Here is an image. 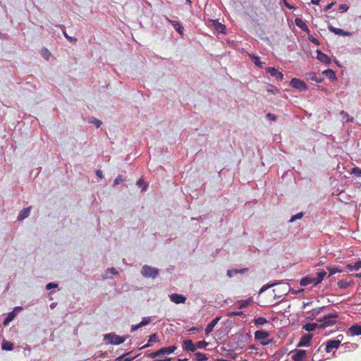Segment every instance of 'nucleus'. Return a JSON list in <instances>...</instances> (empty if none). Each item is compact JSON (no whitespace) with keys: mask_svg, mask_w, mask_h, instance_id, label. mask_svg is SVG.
<instances>
[{"mask_svg":"<svg viewBox=\"0 0 361 361\" xmlns=\"http://www.w3.org/2000/svg\"><path fill=\"white\" fill-rule=\"evenodd\" d=\"M338 317V314L337 312L329 314L324 315L323 317H319L317 319V321L319 322H323L319 328H326L327 326H331L334 325L336 323V319Z\"/></svg>","mask_w":361,"mask_h":361,"instance_id":"obj_1","label":"nucleus"},{"mask_svg":"<svg viewBox=\"0 0 361 361\" xmlns=\"http://www.w3.org/2000/svg\"><path fill=\"white\" fill-rule=\"evenodd\" d=\"M141 273L145 278L155 279L159 274V269L149 265H144Z\"/></svg>","mask_w":361,"mask_h":361,"instance_id":"obj_2","label":"nucleus"},{"mask_svg":"<svg viewBox=\"0 0 361 361\" xmlns=\"http://www.w3.org/2000/svg\"><path fill=\"white\" fill-rule=\"evenodd\" d=\"M104 341L114 345H119L125 341V338L116 335L114 333L106 334L104 335Z\"/></svg>","mask_w":361,"mask_h":361,"instance_id":"obj_3","label":"nucleus"},{"mask_svg":"<svg viewBox=\"0 0 361 361\" xmlns=\"http://www.w3.org/2000/svg\"><path fill=\"white\" fill-rule=\"evenodd\" d=\"M290 85L295 89L298 90L300 92L305 91L307 90V86L305 82L298 78H292L290 82Z\"/></svg>","mask_w":361,"mask_h":361,"instance_id":"obj_4","label":"nucleus"},{"mask_svg":"<svg viewBox=\"0 0 361 361\" xmlns=\"http://www.w3.org/2000/svg\"><path fill=\"white\" fill-rule=\"evenodd\" d=\"M292 353L291 357L294 361H304L307 357V351L305 350H295Z\"/></svg>","mask_w":361,"mask_h":361,"instance_id":"obj_5","label":"nucleus"},{"mask_svg":"<svg viewBox=\"0 0 361 361\" xmlns=\"http://www.w3.org/2000/svg\"><path fill=\"white\" fill-rule=\"evenodd\" d=\"M267 72L271 76L275 77L277 81H282L283 79V75L281 72L279 71L274 67L267 68Z\"/></svg>","mask_w":361,"mask_h":361,"instance_id":"obj_6","label":"nucleus"},{"mask_svg":"<svg viewBox=\"0 0 361 361\" xmlns=\"http://www.w3.org/2000/svg\"><path fill=\"white\" fill-rule=\"evenodd\" d=\"M341 344L339 340H329L326 343V352L330 353L334 349H337Z\"/></svg>","mask_w":361,"mask_h":361,"instance_id":"obj_7","label":"nucleus"},{"mask_svg":"<svg viewBox=\"0 0 361 361\" xmlns=\"http://www.w3.org/2000/svg\"><path fill=\"white\" fill-rule=\"evenodd\" d=\"M315 281H317L315 277H311L307 276L301 279L300 281V285L301 286H307L310 284H312L314 286H316L319 283H316Z\"/></svg>","mask_w":361,"mask_h":361,"instance_id":"obj_8","label":"nucleus"},{"mask_svg":"<svg viewBox=\"0 0 361 361\" xmlns=\"http://www.w3.org/2000/svg\"><path fill=\"white\" fill-rule=\"evenodd\" d=\"M328 29L331 32H333L337 35H340V36H350L351 35V32L345 31L341 28L335 27L331 25H329L328 26Z\"/></svg>","mask_w":361,"mask_h":361,"instance_id":"obj_9","label":"nucleus"},{"mask_svg":"<svg viewBox=\"0 0 361 361\" xmlns=\"http://www.w3.org/2000/svg\"><path fill=\"white\" fill-rule=\"evenodd\" d=\"M171 301L176 304L185 303L186 298L183 295L173 293L169 295Z\"/></svg>","mask_w":361,"mask_h":361,"instance_id":"obj_10","label":"nucleus"},{"mask_svg":"<svg viewBox=\"0 0 361 361\" xmlns=\"http://www.w3.org/2000/svg\"><path fill=\"white\" fill-rule=\"evenodd\" d=\"M312 336L311 334H305L301 338L298 344V347L309 346L312 340Z\"/></svg>","mask_w":361,"mask_h":361,"instance_id":"obj_11","label":"nucleus"},{"mask_svg":"<svg viewBox=\"0 0 361 361\" xmlns=\"http://www.w3.org/2000/svg\"><path fill=\"white\" fill-rule=\"evenodd\" d=\"M317 59L325 64L331 63V59L320 50H317Z\"/></svg>","mask_w":361,"mask_h":361,"instance_id":"obj_12","label":"nucleus"},{"mask_svg":"<svg viewBox=\"0 0 361 361\" xmlns=\"http://www.w3.org/2000/svg\"><path fill=\"white\" fill-rule=\"evenodd\" d=\"M183 347L185 350L195 352L197 349L192 340H185L183 341Z\"/></svg>","mask_w":361,"mask_h":361,"instance_id":"obj_13","label":"nucleus"},{"mask_svg":"<svg viewBox=\"0 0 361 361\" xmlns=\"http://www.w3.org/2000/svg\"><path fill=\"white\" fill-rule=\"evenodd\" d=\"M176 348H177V347L176 345H172V346H169V347H164L159 350L160 355L162 356L164 355H169V354L173 353L176 350Z\"/></svg>","mask_w":361,"mask_h":361,"instance_id":"obj_14","label":"nucleus"},{"mask_svg":"<svg viewBox=\"0 0 361 361\" xmlns=\"http://www.w3.org/2000/svg\"><path fill=\"white\" fill-rule=\"evenodd\" d=\"M220 319V317H216L213 320H212L207 325L205 329V334L208 335L210 334L213 329L214 327L216 326V324L218 323L219 320Z\"/></svg>","mask_w":361,"mask_h":361,"instance_id":"obj_15","label":"nucleus"},{"mask_svg":"<svg viewBox=\"0 0 361 361\" xmlns=\"http://www.w3.org/2000/svg\"><path fill=\"white\" fill-rule=\"evenodd\" d=\"M283 283V281H276L273 283H268L265 285H264L259 290V295L262 294V293H264V291H266L267 290H268L269 288H272L276 285H279V284H281Z\"/></svg>","mask_w":361,"mask_h":361,"instance_id":"obj_16","label":"nucleus"},{"mask_svg":"<svg viewBox=\"0 0 361 361\" xmlns=\"http://www.w3.org/2000/svg\"><path fill=\"white\" fill-rule=\"evenodd\" d=\"M30 210H31L30 207H27V208H24L23 209H22L18 214V216L17 218L18 220L21 221V220H23L25 218L28 217L30 214Z\"/></svg>","mask_w":361,"mask_h":361,"instance_id":"obj_17","label":"nucleus"},{"mask_svg":"<svg viewBox=\"0 0 361 361\" xmlns=\"http://www.w3.org/2000/svg\"><path fill=\"white\" fill-rule=\"evenodd\" d=\"M250 58L251 61L259 68H263L266 63L264 61H261L259 56H255L254 54H250Z\"/></svg>","mask_w":361,"mask_h":361,"instance_id":"obj_18","label":"nucleus"},{"mask_svg":"<svg viewBox=\"0 0 361 361\" xmlns=\"http://www.w3.org/2000/svg\"><path fill=\"white\" fill-rule=\"evenodd\" d=\"M295 21L296 25L298 27H300L302 30H303L304 32H310V29L308 28L307 25L301 18H297Z\"/></svg>","mask_w":361,"mask_h":361,"instance_id":"obj_19","label":"nucleus"},{"mask_svg":"<svg viewBox=\"0 0 361 361\" xmlns=\"http://www.w3.org/2000/svg\"><path fill=\"white\" fill-rule=\"evenodd\" d=\"M158 341H159V336H158L157 334H156V333L153 334L149 336V338L147 344L145 345L144 346H142L141 348V349L150 347L153 343H156Z\"/></svg>","mask_w":361,"mask_h":361,"instance_id":"obj_20","label":"nucleus"},{"mask_svg":"<svg viewBox=\"0 0 361 361\" xmlns=\"http://www.w3.org/2000/svg\"><path fill=\"white\" fill-rule=\"evenodd\" d=\"M166 20L171 23L173 28L179 33L183 34V27L181 25V24L177 21L171 20L169 19V18H166Z\"/></svg>","mask_w":361,"mask_h":361,"instance_id":"obj_21","label":"nucleus"},{"mask_svg":"<svg viewBox=\"0 0 361 361\" xmlns=\"http://www.w3.org/2000/svg\"><path fill=\"white\" fill-rule=\"evenodd\" d=\"M324 309V307H317V308H314L313 310H312L310 312H309V318L310 319H316L317 317L320 314V312Z\"/></svg>","mask_w":361,"mask_h":361,"instance_id":"obj_22","label":"nucleus"},{"mask_svg":"<svg viewBox=\"0 0 361 361\" xmlns=\"http://www.w3.org/2000/svg\"><path fill=\"white\" fill-rule=\"evenodd\" d=\"M348 331H350V333L352 335H354V336L361 335V326L357 325V324L353 325L352 326H350L349 328Z\"/></svg>","mask_w":361,"mask_h":361,"instance_id":"obj_23","label":"nucleus"},{"mask_svg":"<svg viewBox=\"0 0 361 361\" xmlns=\"http://www.w3.org/2000/svg\"><path fill=\"white\" fill-rule=\"evenodd\" d=\"M269 336L268 332L262 330H258L255 332V338L256 339H264Z\"/></svg>","mask_w":361,"mask_h":361,"instance_id":"obj_24","label":"nucleus"},{"mask_svg":"<svg viewBox=\"0 0 361 361\" xmlns=\"http://www.w3.org/2000/svg\"><path fill=\"white\" fill-rule=\"evenodd\" d=\"M317 327L319 326L317 323H307L303 326V329L308 332L314 331Z\"/></svg>","mask_w":361,"mask_h":361,"instance_id":"obj_25","label":"nucleus"},{"mask_svg":"<svg viewBox=\"0 0 361 361\" xmlns=\"http://www.w3.org/2000/svg\"><path fill=\"white\" fill-rule=\"evenodd\" d=\"M346 269L349 271H357L361 269V260L357 261L355 264H348Z\"/></svg>","mask_w":361,"mask_h":361,"instance_id":"obj_26","label":"nucleus"},{"mask_svg":"<svg viewBox=\"0 0 361 361\" xmlns=\"http://www.w3.org/2000/svg\"><path fill=\"white\" fill-rule=\"evenodd\" d=\"M1 348L4 350H11L13 349V343L10 341L4 340L1 343Z\"/></svg>","mask_w":361,"mask_h":361,"instance_id":"obj_27","label":"nucleus"},{"mask_svg":"<svg viewBox=\"0 0 361 361\" xmlns=\"http://www.w3.org/2000/svg\"><path fill=\"white\" fill-rule=\"evenodd\" d=\"M136 185L141 188V192H145L148 188V183H145L142 178H140L137 182Z\"/></svg>","mask_w":361,"mask_h":361,"instance_id":"obj_28","label":"nucleus"},{"mask_svg":"<svg viewBox=\"0 0 361 361\" xmlns=\"http://www.w3.org/2000/svg\"><path fill=\"white\" fill-rule=\"evenodd\" d=\"M87 122L89 123H91V124H93L96 126V128H99L101 126V125L102 124V122L96 118L95 117H93V116H90L87 118Z\"/></svg>","mask_w":361,"mask_h":361,"instance_id":"obj_29","label":"nucleus"},{"mask_svg":"<svg viewBox=\"0 0 361 361\" xmlns=\"http://www.w3.org/2000/svg\"><path fill=\"white\" fill-rule=\"evenodd\" d=\"M323 74L331 80H336V76L335 72L331 69H326L323 71Z\"/></svg>","mask_w":361,"mask_h":361,"instance_id":"obj_30","label":"nucleus"},{"mask_svg":"<svg viewBox=\"0 0 361 361\" xmlns=\"http://www.w3.org/2000/svg\"><path fill=\"white\" fill-rule=\"evenodd\" d=\"M326 275V272L324 270L322 271L317 272V277H315L317 279V281H315L316 283L319 284L323 281V279Z\"/></svg>","mask_w":361,"mask_h":361,"instance_id":"obj_31","label":"nucleus"},{"mask_svg":"<svg viewBox=\"0 0 361 361\" xmlns=\"http://www.w3.org/2000/svg\"><path fill=\"white\" fill-rule=\"evenodd\" d=\"M16 315V313L14 312V311L9 312L8 316L6 317V318L4 320V324L5 325H8L9 324V322H11L12 320L14 319Z\"/></svg>","mask_w":361,"mask_h":361,"instance_id":"obj_32","label":"nucleus"},{"mask_svg":"<svg viewBox=\"0 0 361 361\" xmlns=\"http://www.w3.org/2000/svg\"><path fill=\"white\" fill-rule=\"evenodd\" d=\"M351 282L347 281L345 280H340L338 281V286L342 289H346L350 286Z\"/></svg>","mask_w":361,"mask_h":361,"instance_id":"obj_33","label":"nucleus"},{"mask_svg":"<svg viewBox=\"0 0 361 361\" xmlns=\"http://www.w3.org/2000/svg\"><path fill=\"white\" fill-rule=\"evenodd\" d=\"M60 27H61L62 29V32H63V34L64 35V37L71 43H75L77 42V39L75 38V37H72L71 36H69V35H68L64 29V26L63 25H60Z\"/></svg>","mask_w":361,"mask_h":361,"instance_id":"obj_34","label":"nucleus"},{"mask_svg":"<svg viewBox=\"0 0 361 361\" xmlns=\"http://www.w3.org/2000/svg\"><path fill=\"white\" fill-rule=\"evenodd\" d=\"M194 355L195 357L196 361H204V360H207V355L204 353H200V352L195 353L194 354Z\"/></svg>","mask_w":361,"mask_h":361,"instance_id":"obj_35","label":"nucleus"},{"mask_svg":"<svg viewBox=\"0 0 361 361\" xmlns=\"http://www.w3.org/2000/svg\"><path fill=\"white\" fill-rule=\"evenodd\" d=\"M252 302V299L249 298L247 300H242L238 302L239 309H243L247 307L250 303Z\"/></svg>","mask_w":361,"mask_h":361,"instance_id":"obj_36","label":"nucleus"},{"mask_svg":"<svg viewBox=\"0 0 361 361\" xmlns=\"http://www.w3.org/2000/svg\"><path fill=\"white\" fill-rule=\"evenodd\" d=\"M309 78L310 80L317 82H322L323 80V78L321 76H317L315 73H310Z\"/></svg>","mask_w":361,"mask_h":361,"instance_id":"obj_37","label":"nucleus"},{"mask_svg":"<svg viewBox=\"0 0 361 361\" xmlns=\"http://www.w3.org/2000/svg\"><path fill=\"white\" fill-rule=\"evenodd\" d=\"M267 322H268V321L267 320V319L264 317H259L254 320V323L256 325H260V326L264 325V324H266Z\"/></svg>","mask_w":361,"mask_h":361,"instance_id":"obj_38","label":"nucleus"},{"mask_svg":"<svg viewBox=\"0 0 361 361\" xmlns=\"http://www.w3.org/2000/svg\"><path fill=\"white\" fill-rule=\"evenodd\" d=\"M281 284H283V286L281 288V291L284 294L286 295L290 290V286L288 283H282Z\"/></svg>","mask_w":361,"mask_h":361,"instance_id":"obj_39","label":"nucleus"},{"mask_svg":"<svg viewBox=\"0 0 361 361\" xmlns=\"http://www.w3.org/2000/svg\"><path fill=\"white\" fill-rule=\"evenodd\" d=\"M41 55L42 57H44L45 59H49V58L51 56V52L47 49V48H43L42 50H41Z\"/></svg>","mask_w":361,"mask_h":361,"instance_id":"obj_40","label":"nucleus"},{"mask_svg":"<svg viewBox=\"0 0 361 361\" xmlns=\"http://www.w3.org/2000/svg\"><path fill=\"white\" fill-rule=\"evenodd\" d=\"M267 91L269 92H271L274 94H276L279 93V90L276 87H275V86H274L272 85H269V87L267 88Z\"/></svg>","mask_w":361,"mask_h":361,"instance_id":"obj_41","label":"nucleus"},{"mask_svg":"<svg viewBox=\"0 0 361 361\" xmlns=\"http://www.w3.org/2000/svg\"><path fill=\"white\" fill-rule=\"evenodd\" d=\"M303 216H304L303 212H299V213L292 216L290 219L289 220V221L293 222V221H296L297 219H300L302 218Z\"/></svg>","mask_w":361,"mask_h":361,"instance_id":"obj_42","label":"nucleus"},{"mask_svg":"<svg viewBox=\"0 0 361 361\" xmlns=\"http://www.w3.org/2000/svg\"><path fill=\"white\" fill-rule=\"evenodd\" d=\"M327 269L329 270V277L334 275V274L336 273H338V272H341V271L338 269L337 267H327Z\"/></svg>","mask_w":361,"mask_h":361,"instance_id":"obj_43","label":"nucleus"},{"mask_svg":"<svg viewBox=\"0 0 361 361\" xmlns=\"http://www.w3.org/2000/svg\"><path fill=\"white\" fill-rule=\"evenodd\" d=\"M151 322V317H143L142 321L139 323L140 326L142 327L144 326L147 325Z\"/></svg>","mask_w":361,"mask_h":361,"instance_id":"obj_44","label":"nucleus"},{"mask_svg":"<svg viewBox=\"0 0 361 361\" xmlns=\"http://www.w3.org/2000/svg\"><path fill=\"white\" fill-rule=\"evenodd\" d=\"M125 180V178L121 175H118L114 181V186L118 185L120 183Z\"/></svg>","mask_w":361,"mask_h":361,"instance_id":"obj_45","label":"nucleus"},{"mask_svg":"<svg viewBox=\"0 0 361 361\" xmlns=\"http://www.w3.org/2000/svg\"><path fill=\"white\" fill-rule=\"evenodd\" d=\"M352 173L358 177H361V169L358 167H354L352 169Z\"/></svg>","mask_w":361,"mask_h":361,"instance_id":"obj_46","label":"nucleus"},{"mask_svg":"<svg viewBox=\"0 0 361 361\" xmlns=\"http://www.w3.org/2000/svg\"><path fill=\"white\" fill-rule=\"evenodd\" d=\"M58 286H59L58 283L50 282V283H47L46 285V289L47 290H51V289H53V288H56L58 287Z\"/></svg>","mask_w":361,"mask_h":361,"instance_id":"obj_47","label":"nucleus"},{"mask_svg":"<svg viewBox=\"0 0 361 361\" xmlns=\"http://www.w3.org/2000/svg\"><path fill=\"white\" fill-rule=\"evenodd\" d=\"M207 345V343L204 341H198L197 343V348H204Z\"/></svg>","mask_w":361,"mask_h":361,"instance_id":"obj_48","label":"nucleus"},{"mask_svg":"<svg viewBox=\"0 0 361 361\" xmlns=\"http://www.w3.org/2000/svg\"><path fill=\"white\" fill-rule=\"evenodd\" d=\"M228 316L230 317H233V316H240V317H242V316H245V314L243 313V312H238V311H235V312H231L228 313Z\"/></svg>","mask_w":361,"mask_h":361,"instance_id":"obj_49","label":"nucleus"},{"mask_svg":"<svg viewBox=\"0 0 361 361\" xmlns=\"http://www.w3.org/2000/svg\"><path fill=\"white\" fill-rule=\"evenodd\" d=\"M147 356H148L149 357H150V358H155V357H157L161 356V355H160V353H159V350H157V351H155V352H152V353H151L148 354V355H147Z\"/></svg>","mask_w":361,"mask_h":361,"instance_id":"obj_50","label":"nucleus"},{"mask_svg":"<svg viewBox=\"0 0 361 361\" xmlns=\"http://www.w3.org/2000/svg\"><path fill=\"white\" fill-rule=\"evenodd\" d=\"M235 274H238V271H235V269H230L227 271V276L230 278L233 277Z\"/></svg>","mask_w":361,"mask_h":361,"instance_id":"obj_51","label":"nucleus"},{"mask_svg":"<svg viewBox=\"0 0 361 361\" xmlns=\"http://www.w3.org/2000/svg\"><path fill=\"white\" fill-rule=\"evenodd\" d=\"M106 274L107 273H111L112 274H118V271L115 269V268H109L107 270H106Z\"/></svg>","mask_w":361,"mask_h":361,"instance_id":"obj_52","label":"nucleus"},{"mask_svg":"<svg viewBox=\"0 0 361 361\" xmlns=\"http://www.w3.org/2000/svg\"><path fill=\"white\" fill-rule=\"evenodd\" d=\"M349 7L346 4H341L339 6V10H341L342 12H345L348 10Z\"/></svg>","mask_w":361,"mask_h":361,"instance_id":"obj_53","label":"nucleus"},{"mask_svg":"<svg viewBox=\"0 0 361 361\" xmlns=\"http://www.w3.org/2000/svg\"><path fill=\"white\" fill-rule=\"evenodd\" d=\"M124 355H121L117 357L115 361H132L133 358H125L123 359Z\"/></svg>","mask_w":361,"mask_h":361,"instance_id":"obj_54","label":"nucleus"},{"mask_svg":"<svg viewBox=\"0 0 361 361\" xmlns=\"http://www.w3.org/2000/svg\"><path fill=\"white\" fill-rule=\"evenodd\" d=\"M267 118L270 121H275L276 119V116L273 114L269 113L267 114Z\"/></svg>","mask_w":361,"mask_h":361,"instance_id":"obj_55","label":"nucleus"},{"mask_svg":"<svg viewBox=\"0 0 361 361\" xmlns=\"http://www.w3.org/2000/svg\"><path fill=\"white\" fill-rule=\"evenodd\" d=\"M308 39L311 42L314 43V44H319L318 40L315 39L314 37L309 36Z\"/></svg>","mask_w":361,"mask_h":361,"instance_id":"obj_56","label":"nucleus"},{"mask_svg":"<svg viewBox=\"0 0 361 361\" xmlns=\"http://www.w3.org/2000/svg\"><path fill=\"white\" fill-rule=\"evenodd\" d=\"M336 4V2H331V4H328L325 8H324V11L326 12L328 11L329 10H330L332 6Z\"/></svg>","mask_w":361,"mask_h":361,"instance_id":"obj_57","label":"nucleus"},{"mask_svg":"<svg viewBox=\"0 0 361 361\" xmlns=\"http://www.w3.org/2000/svg\"><path fill=\"white\" fill-rule=\"evenodd\" d=\"M106 354V352H103V351L100 350L97 353V357H104Z\"/></svg>","mask_w":361,"mask_h":361,"instance_id":"obj_58","label":"nucleus"},{"mask_svg":"<svg viewBox=\"0 0 361 361\" xmlns=\"http://www.w3.org/2000/svg\"><path fill=\"white\" fill-rule=\"evenodd\" d=\"M282 1H283V4H284L285 6H286L287 8H288V9H290V10H291V9H293V6L292 5H290V4H288V3L286 1V0H282Z\"/></svg>","mask_w":361,"mask_h":361,"instance_id":"obj_59","label":"nucleus"},{"mask_svg":"<svg viewBox=\"0 0 361 361\" xmlns=\"http://www.w3.org/2000/svg\"><path fill=\"white\" fill-rule=\"evenodd\" d=\"M140 328H141V326H140V324H137V325H133L132 327H131V331H135L137 329H139Z\"/></svg>","mask_w":361,"mask_h":361,"instance_id":"obj_60","label":"nucleus"},{"mask_svg":"<svg viewBox=\"0 0 361 361\" xmlns=\"http://www.w3.org/2000/svg\"><path fill=\"white\" fill-rule=\"evenodd\" d=\"M248 270L247 268H243L240 269H235V271H238V274H244Z\"/></svg>","mask_w":361,"mask_h":361,"instance_id":"obj_61","label":"nucleus"},{"mask_svg":"<svg viewBox=\"0 0 361 361\" xmlns=\"http://www.w3.org/2000/svg\"><path fill=\"white\" fill-rule=\"evenodd\" d=\"M96 175L98 178H103V173H102V171H100V170H97L96 171Z\"/></svg>","mask_w":361,"mask_h":361,"instance_id":"obj_62","label":"nucleus"},{"mask_svg":"<svg viewBox=\"0 0 361 361\" xmlns=\"http://www.w3.org/2000/svg\"><path fill=\"white\" fill-rule=\"evenodd\" d=\"M341 114H344L346 116V122L353 121V118H350L348 114L345 113L344 111H342Z\"/></svg>","mask_w":361,"mask_h":361,"instance_id":"obj_63","label":"nucleus"},{"mask_svg":"<svg viewBox=\"0 0 361 361\" xmlns=\"http://www.w3.org/2000/svg\"><path fill=\"white\" fill-rule=\"evenodd\" d=\"M23 310V307H16L13 310L14 312H19L20 311H21Z\"/></svg>","mask_w":361,"mask_h":361,"instance_id":"obj_64","label":"nucleus"}]
</instances>
